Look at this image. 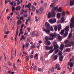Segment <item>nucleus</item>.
<instances>
[{
    "label": "nucleus",
    "mask_w": 74,
    "mask_h": 74,
    "mask_svg": "<svg viewBox=\"0 0 74 74\" xmlns=\"http://www.w3.org/2000/svg\"><path fill=\"white\" fill-rule=\"evenodd\" d=\"M56 16V12L53 11L51 13L49 12L48 14V18H50L51 17H55Z\"/></svg>",
    "instance_id": "obj_1"
},
{
    "label": "nucleus",
    "mask_w": 74,
    "mask_h": 74,
    "mask_svg": "<svg viewBox=\"0 0 74 74\" xmlns=\"http://www.w3.org/2000/svg\"><path fill=\"white\" fill-rule=\"evenodd\" d=\"M71 23L70 25V28L73 29L74 27V16L71 18Z\"/></svg>",
    "instance_id": "obj_2"
},
{
    "label": "nucleus",
    "mask_w": 74,
    "mask_h": 74,
    "mask_svg": "<svg viewBox=\"0 0 74 74\" xmlns=\"http://www.w3.org/2000/svg\"><path fill=\"white\" fill-rule=\"evenodd\" d=\"M69 26H66L64 29V30L65 31V33L64 35V37H67V34H68V32H69Z\"/></svg>",
    "instance_id": "obj_3"
},
{
    "label": "nucleus",
    "mask_w": 74,
    "mask_h": 74,
    "mask_svg": "<svg viewBox=\"0 0 74 74\" xmlns=\"http://www.w3.org/2000/svg\"><path fill=\"white\" fill-rule=\"evenodd\" d=\"M49 22L51 24H52L54 23H55L56 22V19L55 18H53V19H50L49 20Z\"/></svg>",
    "instance_id": "obj_4"
},
{
    "label": "nucleus",
    "mask_w": 74,
    "mask_h": 74,
    "mask_svg": "<svg viewBox=\"0 0 74 74\" xmlns=\"http://www.w3.org/2000/svg\"><path fill=\"white\" fill-rule=\"evenodd\" d=\"M62 54H63V53L61 52H60L58 53V55L60 56V59L61 61H62L63 59Z\"/></svg>",
    "instance_id": "obj_5"
},
{
    "label": "nucleus",
    "mask_w": 74,
    "mask_h": 74,
    "mask_svg": "<svg viewBox=\"0 0 74 74\" xmlns=\"http://www.w3.org/2000/svg\"><path fill=\"white\" fill-rule=\"evenodd\" d=\"M72 45L73 46H74V41H72L71 42V43L69 44V45H65V47H71Z\"/></svg>",
    "instance_id": "obj_6"
},
{
    "label": "nucleus",
    "mask_w": 74,
    "mask_h": 74,
    "mask_svg": "<svg viewBox=\"0 0 74 74\" xmlns=\"http://www.w3.org/2000/svg\"><path fill=\"white\" fill-rule=\"evenodd\" d=\"M50 36L53 37V38H56V34L54 33V34L51 33L49 34Z\"/></svg>",
    "instance_id": "obj_7"
},
{
    "label": "nucleus",
    "mask_w": 74,
    "mask_h": 74,
    "mask_svg": "<svg viewBox=\"0 0 74 74\" xmlns=\"http://www.w3.org/2000/svg\"><path fill=\"white\" fill-rule=\"evenodd\" d=\"M43 32H45L47 33H50V30L49 29H47L44 28H43Z\"/></svg>",
    "instance_id": "obj_8"
},
{
    "label": "nucleus",
    "mask_w": 74,
    "mask_h": 74,
    "mask_svg": "<svg viewBox=\"0 0 74 74\" xmlns=\"http://www.w3.org/2000/svg\"><path fill=\"white\" fill-rule=\"evenodd\" d=\"M53 46H51L50 47L46 46L45 47V48L47 50H49L50 49H52L53 48Z\"/></svg>",
    "instance_id": "obj_9"
},
{
    "label": "nucleus",
    "mask_w": 74,
    "mask_h": 74,
    "mask_svg": "<svg viewBox=\"0 0 74 74\" xmlns=\"http://www.w3.org/2000/svg\"><path fill=\"white\" fill-rule=\"evenodd\" d=\"M61 16V13H58L57 14V18L59 19L60 18Z\"/></svg>",
    "instance_id": "obj_10"
},
{
    "label": "nucleus",
    "mask_w": 74,
    "mask_h": 74,
    "mask_svg": "<svg viewBox=\"0 0 74 74\" xmlns=\"http://www.w3.org/2000/svg\"><path fill=\"white\" fill-rule=\"evenodd\" d=\"M57 37L58 40H59L61 41V40H62V37L60 36V35L58 34L57 35Z\"/></svg>",
    "instance_id": "obj_11"
},
{
    "label": "nucleus",
    "mask_w": 74,
    "mask_h": 74,
    "mask_svg": "<svg viewBox=\"0 0 74 74\" xmlns=\"http://www.w3.org/2000/svg\"><path fill=\"white\" fill-rule=\"evenodd\" d=\"M57 37L58 40H59L61 41V40H62V37L60 36V35L58 34L57 35Z\"/></svg>",
    "instance_id": "obj_12"
},
{
    "label": "nucleus",
    "mask_w": 74,
    "mask_h": 74,
    "mask_svg": "<svg viewBox=\"0 0 74 74\" xmlns=\"http://www.w3.org/2000/svg\"><path fill=\"white\" fill-rule=\"evenodd\" d=\"M74 4V0H71L70 1V5L72 6Z\"/></svg>",
    "instance_id": "obj_13"
},
{
    "label": "nucleus",
    "mask_w": 74,
    "mask_h": 74,
    "mask_svg": "<svg viewBox=\"0 0 74 74\" xmlns=\"http://www.w3.org/2000/svg\"><path fill=\"white\" fill-rule=\"evenodd\" d=\"M18 27L16 31V38H15V40H16V38L17 37V36H18V33H19V31L18 30Z\"/></svg>",
    "instance_id": "obj_14"
},
{
    "label": "nucleus",
    "mask_w": 74,
    "mask_h": 74,
    "mask_svg": "<svg viewBox=\"0 0 74 74\" xmlns=\"http://www.w3.org/2000/svg\"><path fill=\"white\" fill-rule=\"evenodd\" d=\"M64 48V45L61 44L60 46V49L61 50V51H63V48Z\"/></svg>",
    "instance_id": "obj_15"
},
{
    "label": "nucleus",
    "mask_w": 74,
    "mask_h": 74,
    "mask_svg": "<svg viewBox=\"0 0 74 74\" xmlns=\"http://www.w3.org/2000/svg\"><path fill=\"white\" fill-rule=\"evenodd\" d=\"M36 47V44L34 43L33 45H32L30 47V49H33V48H35Z\"/></svg>",
    "instance_id": "obj_16"
},
{
    "label": "nucleus",
    "mask_w": 74,
    "mask_h": 74,
    "mask_svg": "<svg viewBox=\"0 0 74 74\" xmlns=\"http://www.w3.org/2000/svg\"><path fill=\"white\" fill-rule=\"evenodd\" d=\"M45 25L46 26L47 28V29H49V26H50V25L49 24V23H46Z\"/></svg>",
    "instance_id": "obj_17"
},
{
    "label": "nucleus",
    "mask_w": 74,
    "mask_h": 74,
    "mask_svg": "<svg viewBox=\"0 0 74 74\" xmlns=\"http://www.w3.org/2000/svg\"><path fill=\"white\" fill-rule=\"evenodd\" d=\"M21 7L20 6H17L16 8V11H19V10H21Z\"/></svg>",
    "instance_id": "obj_18"
},
{
    "label": "nucleus",
    "mask_w": 74,
    "mask_h": 74,
    "mask_svg": "<svg viewBox=\"0 0 74 74\" xmlns=\"http://www.w3.org/2000/svg\"><path fill=\"white\" fill-rule=\"evenodd\" d=\"M22 39L23 40H25L26 39V37L24 36L23 35H22L21 37V38H20V41H21L22 40Z\"/></svg>",
    "instance_id": "obj_19"
},
{
    "label": "nucleus",
    "mask_w": 74,
    "mask_h": 74,
    "mask_svg": "<svg viewBox=\"0 0 74 74\" xmlns=\"http://www.w3.org/2000/svg\"><path fill=\"white\" fill-rule=\"evenodd\" d=\"M68 64L70 65V66L71 67H73V63L72 62H69Z\"/></svg>",
    "instance_id": "obj_20"
},
{
    "label": "nucleus",
    "mask_w": 74,
    "mask_h": 74,
    "mask_svg": "<svg viewBox=\"0 0 74 74\" xmlns=\"http://www.w3.org/2000/svg\"><path fill=\"white\" fill-rule=\"evenodd\" d=\"M26 35H27L28 36H29L30 35V32H28L27 33L26 32H25L24 34V35L26 36Z\"/></svg>",
    "instance_id": "obj_21"
},
{
    "label": "nucleus",
    "mask_w": 74,
    "mask_h": 74,
    "mask_svg": "<svg viewBox=\"0 0 74 74\" xmlns=\"http://www.w3.org/2000/svg\"><path fill=\"white\" fill-rule=\"evenodd\" d=\"M58 48H59V46H58V45L56 44L54 45V49H58Z\"/></svg>",
    "instance_id": "obj_22"
},
{
    "label": "nucleus",
    "mask_w": 74,
    "mask_h": 74,
    "mask_svg": "<svg viewBox=\"0 0 74 74\" xmlns=\"http://www.w3.org/2000/svg\"><path fill=\"white\" fill-rule=\"evenodd\" d=\"M64 42L65 44H68L70 42V41L68 40H66L64 41Z\"/></svg>",
    "instance_id": "obj_23"
},
{
    "label": "nucleus",
    "mask_w": 74,
    "mask_h": 74,
    "mask_svg": "<svg viewBox=\"0 0 74 74\" xmlns=\"http://www.w3.org/2000/svg\"><path fill=\"white\" fill-rule=\"evenodd\" d=\"M32 9V11H34L36 10V8L34 6V5H32L31 7Z\"/></svg>",
    "instance_id": "obj_24"
},
{
    "label": "nucleus",
    "mask_w": 74,
    "mask_h": 74,
    "mask_svg": "<svg viewBox=\"0 0 74 74\" xmlns=\"http://www.w3.org/2000/svg\"><path fill=\"white\" fill-rule=\"evenodd\" d=\"M58 31H60V30L61 29V27L62 26H61V25H58Z\"/></svg>",
    "instance_id": "obj_25"
},
{
    "label": "nucleus",
    "mask_w": 74,
    "mask_h": 74,
    "mask_svg": "<svg viewBox=\"0 0 74 74\" xmlns=\"http://www.w3.org/2000/svg\"><path fill=\"white\" fill-rule=\"evenodd\" d=\"M64 21V17H63L61 19V23H63Z\"/></svg>",
    "instance_id": "obj_26"
},
{
    "label": "nucleus",
    "mask_w": 74,
    "mask_h": 74,
    "mask_svg": "<svg viewBox=\"0 0 74 74\" xmlns=\"http://www.w3.org/2000/svg\"><path fill=\"white\" fill-rule=\"evenodd\" d=\"M56 5L54 3H52L50 5V6L51 8L53 7L54 6H55Z\"/></svg>",
    "instance_id": "obj_27"
},
{
    "label": "nucleus",
    "mask_w": 74,
    "mask_h": 74,
    "mask_svg": "<svg viewBox=\"0 0 74 74\" xmlns=\"http://www.w3.org/2000/svg\"><path fill=\"white\" fill-rule=\"evenodd\" d=\"M57 11L59 12H62V7H60L57 10Z\"/></svg>",
    "instance_id": "obj_28"
},
{
    "label": "nucleus",
    "mask_w": 74,
    "mask_h": 74,
    "mask_svg": "<svg viewBox=\"0 0 74 74\" xmlns=\"http://www.w3.org/2000/svg\"><path fill=\"white\" fill-rule=\"evenodd\" d=\"M58 8V6H56L55 7H53V11H56V10H57Z\"/></svg>",
    "instance_id": "obj_29"
},
{
    "label": "nucleus",
    "mask_w": 74,
    "mask_h": 74,
    "mask_svg": "<svg viewBox=\"0 0 74 74\" xmlns=\"http://www.w3.org/2000/svg\"><path fill=\"white\" fill-rule=\"evenodd\" d=\"M34 58L36 59H38V54L37 53H36L35 55Z\"/></svg>",
    "instance_id": "obj_30"
},
{
    "label": "nucleus",
    "mask_w": 74,
    "mask_h": 74,
    "mask_svg": "<svg viewBox=\"0 0 74 74\" xmlns=\"http://www.w3.org/2000/svg\"><path fill=\"white\" fill-rule=\"evenodd\" d=\"M29 59H30V58H29V56H27L26 57L25 59L26 60H27V61H29Z\"/></svg>",
    "instance_id": "obj_31"
},
{
    "label": "nucleus",
    "mask_w": 74,
    "mask_h": 74,
    "mask_svg": "<svg viewBox=\"0 0 74 74\" xmlns=\"http://www.w3.org/2000/svg\"><path fill=\"white\" fill-rule=\"evenodd\" d=\"M22 23V21L21 20H19L17 21V25H19Z\"/></svg>",
    "instance_id": "obj_32"
},
{
    "label": "nucleus",
    "mask_w": 74,
    "mask_h": 74,
    "mask_svg": "<svg viewBox=\"0 0 74 74\" xmlns=\"http://www.w3.org/2000/svg\"><path fill=\"white\" fill-rule=\"evenodd\" d=\"M64 30H62L60 32V34H61V35H63V34H64Z\"/></svg>",
    "instance_id": "obj_33"
},
{
    "label": "nucleus",
    "mask_w": 74,
    "mask_h": 74,
    "mask_svg": "<svg viewBox=\"0 0 74 74\" xmlns=\"http://www.w3.org/2000/svg\"><path fill=\"white\" fill-rule=\"evenodd\" d=\"M60 66V65H59L58 64H57L56 65V67L55 69H57V68Z\"/></svg>",
    "instance_id": "obj_34"
},
{
    "label": "nucleus",
    "mask_w": 74,
    "mask_h": 74,
    "mask_svg": "<svg viewBox=\"0 0 74 74\" xmlns=\"http://www.w3.org/2000/svg\"><path fill=\"white\" fill-rule=\"evenodd\" d=\"M31 5H32V4L31 3H28V5H27V7L28 8H30Z\"/></svg>",
    "instance_id": "obj_35"
},
{
    "label": "nucleus",
    "mask_w": 74,
    "mask_h": 74,
    "mask_svg": "<svg viewBox=\"0 0 74 74\" xmlns=\"http://www.w3.org/2000/svg\"><path fill=\"white\" fill-rule=\"evenodd\" d=\"M55 70V68L53 67H52L51 69V72H53Z\"/></svg>",
    "instance_id": "obj_36"
},
{
    "label": "nucleus",
    "mask_w": 74,
    "mask_h": 74,
    "mask_svg": "<svg viewBox=\"0 0 74 74\" xmlns=\"http://www.w3.org/2000/svg\"><path fill=\"white\" fill-rule=\"evenodd\" d=\"M58 56L57 55H55L54 56L53 58L54 60H56L58 59Z\"/></svg>",
    "instance_id": "obj_37"
},
{
    "label": "nucleus",
    "mask_w": 74,
    "mask_h": 74,
    "mask_svg": "<svg viewBox=\"0 0 74 74\" xmlns=\"http://www.w3.org/2000/svg\"><path fill=\"white\" fill-rule=\"evenodd\" d=\"M61 14L62 16H64L65 15H66V14H65V12H62L61 13Z\"/></svg>",
    "instance_id": "obj_38"
},
{
    "label": "nucleus",
    "mask_w": 74,
    "mask_h": 74,
    "mask_svg": "<svg viewBox=\"0 0 74 74\" xmlns=\"http://www.w3.org/2000/svg\"><path fill=\"white\" fill-rule=\"evenodd\" d=\"M58 27L56 26H55L54 27V28L55 31H57L58 30Z\"/></svg>",
    "instance_id": "obj_39"
},
{
    "label": "nucleus",
    "mask_w": 74,
    "mask_h": 74,
    "mask_svg": "<svg viewBox=\"0 0 74 74\" xmlns=\"http://www.w3.org/2000/svg\"><path fill=\"white\" fill-rule=\"evenodd\" d=\"M49 27L51 31V32H53V31L54 30L53 29V27H52V26H51Z\"/></svg>",
    "instance_id": "obj_40"
},
{
    "label": "nucleus",
    "mask_w": 74,
    "mask_h": 74,
    "mask_svg": "<svg viewBox=\"0 0 74 74\" xmlns=\"http://www.w3.org/2000/svg\"><path fill=\"white\" fill-rule=\"evenodd\" d=\"M72 36V34H71V33H70L69 35V36L68 38V39H69L70 38H71V37Z\"/></svg>",
    "instance_id": "obj_41"
},
{
    "label": "nucleus",
    "mask_w": 74,
    "mask_h": 74,
    "mask_svg": "<svg viewBox=\"0 0 74 74\" xmlns=\"http://www.w3.org/2000/svg\"><path fill=\"white\" fill-rule=\"evenodd\" d=\"M45 39L46 40H49V37L48 36H46L45 37Z\"/></svg>",
    "instance_id": "obj_42"
},
{
    "label": "nucleus",
    "mask_w": 74,
    "mask_h": 74,
    "mask_svg": "<svg viewBox=\"0 0 74 74\" xmlns=\"http://www.w3.org/2000/svg\"><path fill=\"white\" fill-rule=\"evenodd\" d=\"M29 45V43H27L25 44V46L26 47H28Z\"/></svg>",
    "instance_id": "obj_43"
},
{
    "label": "nucleus",
    "mask_w": 74,
    "mask_h": 74,
    "mask_svg": "<svg viewBox=\"0 0 74 74\" xmlns=\"http://www.w3.org/2000/svg\"><path fill=\"white\" fill-rule=\"evenodd\" d=\"M47 45H51V42H50V41H48L47 42Z\"/></svg>",
    "instance_id": "obj_44"
},
{
    "label": "nucleus",
    "mask_w": 74,
    "mask_h": 74,
    "mask_svg": "<svg viewBox=\"0 0 74 74\" xmlns=\"http://www.w3.org/2000/svg\"><path fill=\"white\" fill-rule=\"evenodd\" d=\"M40 10L41 11H44V8L42 7H41L40 8Z\"/></svg>",
    "instance_id": "obj_45"
},
{
    "label": "nucleus",
    "mask_w": 74,
    "mask_h": 74,
    "mask_svg": "<svg viewBox=\"0 0 74 74\" xmlns=\"http://www.w3.org/2000/svg\"><path fill=\"white\" fill-rule=\"evenodd\" d=\"M21 3H21V2H20V1H19L17 2V4L18 5H19V4H21Z\"/></svg>",
    "instance_id": "obj_46"
},
{
    "label": "nucleus",
    "mask_w": 74,
    "mask_h": 74,
    "mask_svg": "<svg viewBox=\"0 0 74 74\" xmlns=\"http://www.w3.org/2000/svg\"><path fill=\"white\" fill-rule=\"evenodd\" d=\"M5 59L6 60V59H9V58L8 57V56H5Z\"/></svg>",
    "instance_id": "obj_47"
},
{
    "label": "nucleus",
    "mask_w": 74,
    "mask_h": 74,
    "mask_svg": "<svg viewBox=\"0 0 74 74\" xmlns=\"http://www.w3.org/2000/svg\"><path fill=\"white\" fill-rule=\"evenodd\" d=\"M70 48H68L66 49V51L67 52H69V51H70Z\"/></svg>",
    "instance_id": "obj_48"
},
{
    "label": "nucleus",
    "mask_w": 74,
    "mask_h": 74,
    "mask_svg": "<svg viewBox=\"0 0 74 74\" xmlns=\"http://www.w3.org/2000/svg\"><path fill=\"white\" fill-rule=\"evenodd\" d=\"M34 70H37V68H36V66H34Z\"/></svg>",
    "instance_id": "obj_49"
},
{
    "label": "nucleus",
    "mask_w": 74,
    "mask_h": 74,
    "mask_svg": "<svg viewBox=\"0 0 74 74\" xmlns=\"http://www.w3.org/2000/svg\"><path fill=\"white\" fill-rule=\"evenodd\" d=\"M15 8L14 7H12V10L13 11H14L15 10Z\"/></svg>",
    "instance_id": "obj_50"
},
{
    "label": "nucleus",
    "mask_w": 74,
    "mask_h": 74,
    "mask_svg": "<svg viewBox=\"0 0 74 74\" xmlns=\"http://www.w3.org/2000/svg\"><path fill=\"white\" fill-rule=\"evenodd\" d=\"M35 33H36V32L34 31L32 32V34H33V36H34V35H35Z\"/></svg>",
    "instance_id": "obj_51"
},
{
    "label": "nucleus",
    "mask_w": 74,
    "mask_h": 74,
    "mask_svg": "<svg viewBox=\"0 0 74 74\" xmlns=\"http://www.w3.org/2000/svg\"><path fill=\"white\" fill-rule=\"evenodd\" d=\"M38 71H42V69H41L40 68H39L38 69Z\"/></svg>",
    "instance_id": "obj_52"
},
{
    "label": "nucleus",
    "mask_w": 74,
    "mask_h": 74,
    "mask_svg": "<svg viewBox=\"0 0 74 74\" xmlns=\"http://www.w3.org/2000/svg\"><path fill=\"white\" fill-rule=\"evenodd\" d=\"M53 50H50L49 52V53H51L53 52Z\"/></svg>",
    "instance_id": "obj_53"
},
{
    "label": "nucleus",
    "mask_w": 74,
    "mask_h": 74,
    "mask_svg": "<svg viewBox=\"0 0 74 74\" xmlns=\"http://www.w3.org/2000/svg\"><path fill=\"white\" fill-rule=\"evenodd\" d=\"M33 5H35V6L37 5V3L36 2H34L33 3Z\"/></svg>",
    "instance_id": "obj_54"
},
{
    "label": "nucleus",
    "mask_w": 74,
    "mask_h": 74,
    "mask_svg": "<svg viewBox=\"0 0 74 74\" xmlns=\"http://www.w3.org/2000/svg\"><path fill=\"white\" fill-rule=\"evenodd\" d=\"M13 55H14V54H12L11 59H13Z\"/></svg>",
    "instance_id": "obj_55"
},
{
    "label": "nucleus",
    "mask_w": 74,
    "mask_h": 74,
    "mask_svg": "<svg viewBox=\"0 0 74 74\" xmlns=\"http://www.w3.org/2000/svg\"><path fill=\"white\" fill-rule=\"evenodd\" d=\"M30 57L31 59H33V55H31L30 56Z\"/></svg>",
    "instance_id": "obj_56"
},
{
    "label": "nucleus",
    "mask_w": 74,
    "mask_h": 74,
    "mask_svg": "<svg viewBox=\"0 0 74 74\" xmlns=\"http://www.w3.org/2000/svg\"><path fill=\"white\" fill-rule=\"evenodd\" d=\"M58 51H59V50H56L55 51V54H56V53H58Z\"/></svg>",
    "instance_id": "obj_57"
},
{
    "label": "nucleus",
    "mask_w": 74,
    "mask_h": 74,
    "mask_svg": "<svg viewBox=\"0 0 74 74\" xmlns=\"http://www.w3.org/2000/svg\"><path fill=\"white\" fill-rule=\"evenodd\" d=\"M23 53L24 55H25H25H27V53H26V52H25L23 51Z\"/></svg>",
    "instance_id": "obj_58"
},
{
    "label": "nucleus",
    "mask_w": 74,
    "mask_h": 74,
    "mask_svg": "<svg viewBox=\"0 0 74 74\" xmlns=\"http://www.w3.org/2000/svg\"><path fill=\"white\" fill-rule=\"evenodd\" d=\"M61 69V68H60V67H59L57 68V70H60Z\"/></svg>",
    "instance_id": "obj_59"
},
{
    "label": "nucleus",
    "mask_w": 74,
    "mask_h": 74,
    "mask_svg": "<svg viewBox=\"0 0 74 74\" xmlns=\"http://www.w3.org/2000/svg\"><path fill=\"white\" fill-rule=\"evenodd\" d=\"M20 18L21 20H23V17H20Z\"/></svg>",
    "instance_id": "obj_60"
},
{
    "label": "nucleus",
    "mask_w": 74,
    "mask_h": 74,
    "mask_svg": "<svg viewBox=\"0 0 74 74\" xmlns=\"http://www.w3.org/2000/svg\"><path fill=\"white\" fill-rule=\"evenodd\" d=\"M54 38H49V40H53Z\"/></svg>",
    "instance_id": "obj_61"
},
{
    "label": "nucleus",
    "mask_w": 74,
    "mask_h": 74,
    "mask_svg": "<svg viewBox=\"0 0 74 74\" xmlns=\"http://www.w3.org/2000/svg\"><path fill=\"white\" fill-rule=\"evenodd\" d=\"M24 17H27V14H25L24 15Z\"/></svg>",
    "instance_id": "obj_62"
},
{
    "label": "nucleus",
    "mask_w": 74,
    "mask_h": 74,
    "mask_svg": "<svg viewBox=\"0 0 74 74\" xmlns=\"http://www.w3.org/2000/svg\"><path fill=\"white\" fill-rule=\"evenodd\" d=\"M13 3H14V2L12 1V2H11L10 3V5H13Z\"/></svg>",
    "instance_id": "obj_63"
},
{
    "label": "nucleus",
    "mask_w": 74,
    "mask_h": 74,
    "mask_svg": "<svg viewBox=\"0 0 74 74\" xmlns=\"http://www.w3.org/2000/svg\"><path fill=\"white\" fill-rule=\"evenodd\" d=\"M7 37V35H5L4 36V38H6Z\"/></svg>",
    "instance_id": "obj_64"
}]
</instances>
